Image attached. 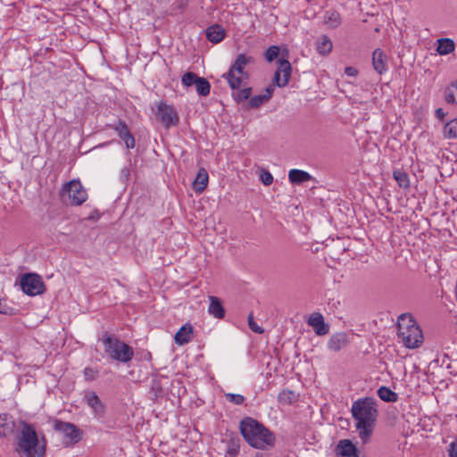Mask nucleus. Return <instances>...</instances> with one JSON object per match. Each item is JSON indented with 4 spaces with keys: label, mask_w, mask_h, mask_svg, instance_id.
Listing matches in <instances>:
<instances>
[{
    "label": "nucleus",
    "mask_w": 457,
    "mask_h": 457,
    "mask_svg": "<svg viewBox=\"0 0 457 457\" xmlns=\"http://www.w3.org/2000/svg\"><path fill=\"white\" fill-rule=\"evenodd\" d=\"M15 440V452L21 457L45 456L46 445L44 443V436L40 438L34 424L20 420Z\"/></svg>",
    "instance_id": "1"
},
{
    "label": "nucleus",
    "mask_w": 457,
    "mask_h": 457,
    "mask_svg": "<svg viewBox=\"0 0 457 457\" xmlns=\"http://www.w3.org/2000/svg\"><path fill=\"white\" fill-rule=\"evenodd\" d=\"M351 412L355 420V428L362 442H366L373 432L378 415L376 403L370 397H365L354 401Z\"/></svg>",
    "instance_id": "2"
},
{
    "label": "nucleus",
    "mask_w": 457,
    "mask_h": 457,
    "mask_svg": "<svg viewBox=\"0 0 457 457\" xmlns=\"http://www.w3.org/2000/svg\"><path fill=\"white\" fill-rule=\"evenodd\" d=\"M240 432L245 442L253 448L265 449L273 446L275 435L258 420L246 417L240 422Z\"/></svg>",
    "instance_id": "3"
},
{
    "label": "nucleus",
    "mask_w": 457,
    "mask_h": 457,
    "mask_svg": "<svg viewBox=\"0 0 457 457\" xmlns=\"http://www.w3.org/2000/svg\"><path fill=\"white\" fill-rule=\"evenodd\" d=\"M397 328L398 337L407 348H418L422 344V331L411 314H401L398 317Z\"/></svg>",
    "instance_id": "4"
},
{
    "label": "nucleus",
    "mask_w": 457,
    "mask_h": 457,
    "mask_svg": "<svg viewBox=\"0 0 457 457\" xmlns=\"http://www.w3.org/2000/svg\"><path fill=\"white\" fill-rule=\"evenodd\" d=\"M103 345L104 353L112 361L128 363L134 357L133 348L112 335H106L103 339Z\"/></svg>",
    "instance_id": "5"
},
{
    "label": "nucleus",
    "mask_w": 457,
    "mask_h": 457,
    "mask_svg": "<svg viewBox=\"0 0 457 457\" xmlns=\"http://www.w3.org/2000/svg\"><path fill=\"white\" fill-rule=\"evenodd\" d=\"M68 196V204L79 206L87 199V192L79 179H72L65 183L62 191V197Z\"/></svg>",
    "instance_id": "6"
},
{
    "label": "nucleus",
    "mask_w": 457,
    "mask_h": 457,
    "mask_svg": "<svg viewBox=\"0 0 457 457\" xmlns=\"http://www.w3.org/2000/svg\"><path fill=\"white\" fill-rule=\"evenodd\" d=\"M274 88L272 86H269L265 89V93L262 95H256L250 97L252 93V88L250 87H244L243 89H239L237 92L233 93V98L237 102H242L249 98V106L251 108H258L263 103L269 101L273 94Z\"/></svg>",
    "instance_id": "7"
},
{
    "label": "nucleus",
    "mask_w": 457,
    "mask_h": 457,
    "mask_svg": "<svg viewBox=\"0 0 457 457\" xmlns=\"http://www.w3.org/2000/svg\"><path fill=\"white\" fill-rule=\"evenodd\" d=\"M154 114L166 129L177 126L179 121V115L175 109L165 102L156 104Z\"/></svg>",
    "instance_id": "8"
},
{
    "label": "nucleus",
    "mask_w": 457,
    "mask_h": 457,
    "mask_svg": "<svg viewBox=\"0 0 457 457\" xmlns=\"http://www.w3.org/2000/svg\"><path fill=\"white\" fill-rule=\"evenodd\" d=\"M22 291L30 296L41 295L45 291V284L41 277L35 273L25 274L21 279Z\"/></svg>",
    "instance_id": "9"
},
{
    "label": "nucleus",
    "mask_w": 457,
    "mask_h": 457,
    "mask_svg": "<svg viewBox=\"0 0 457 457\" xmlns=\"http://www.w3.org/2000/svg\"><path fill=\"white\" fill-rule=\"evenodd\" d=\"M83 401L91 408L95 418H103L105 412V406L95 391H86Z\"/></svg>",
    "instance_id": "10"
},
{
    "label": "nucleus",
    "mask_w": 457,
    "mask_h": 457,
    "mask_svg": "<svg viewBox=\"0 0 457 457\" xmlns=\"http://www.w3.org/2000/svg\"><path fill=\"white\" fill-rule=\"evenodd\" d=\"M291 63L286 59L278 61V68L274 75V81L278 87L287 86L291 78Z\"/></svg>",
    "instance_id": "11"
},
{
    "label": "nucleus",
    "mask_w": 457,
    "mask_h": 457,
    "mask_svg": "<svg viewBox=\"0 0 457 457\" xmlns=\"http://www.w3.org/2000/svg\"><path fill=\"white\" fill-rule=\"evenodd\" d=\"M54 429L63 434L71 442L77 443L81 439L80 430L72 423L62 420H55Z\"/></svg>",
    "instance_id": "12"
},
{
    "label": "nucleus",
    "mask_w": 457,
    "mask_h": 457,
    "mask_svg": "<svg viewBox=\"0 0 457 457\" xmlns=\"http://www.w3.org/2000/svg\"><path fill=\"white\" fill-rule=\"evenodd\" d=\"M112 128L117 132L119 137L124 141L128 149H133L135 147V138L123 120H119L112 125Z\"/></svg>",
    "instance_id": "13"
},
{
    "label": "nucleus",
    "mask_w": 457,
    "mask_h": 457,
    "mask_svg": "<svg viewBox=\"0 0 457 457\" xmlns=\"http://www.w3.org/2000/svg\"><path fill=\"white\" fill-rule=\"evenodd\" d=\"M307 323L311 326L318 336L327 335L329 331V327L328 324L324 322V318L320 313H313L312 314Z\"/></svg>",
    "instance_id": "14"
},
{
    "label": "nucleus",
    "mask_w": 457,
    "mask_h": 457,
    "mask_svg": "<svg viewBox=\"0 0 457 457\" xmlns=\"http://www.w3.org/2000/svg\"><path fill=\"white\" fill-rule=\"evenodd\" d=\"M348 337L345 332L333 334L328 341V348L332 352H339L348 345Z\"/></svg>",
    "instance_id": "15"
},
{
    "label": "nucleus",
    "mask_w": 457,
    "mask_h": 457,
    "mask_svg": "<svg viewBox=\"0 0 457 457\" xmlns=\"http://www.w3.org/2000/svg\"><path fill=\"white\" fill-rule=\"evenodd\" d=\"M336 451L339 457H359L356 446L349 439L340 440Z\"/></svg>",
    "instance_id": "16"
},
{
    "label": "nucleus",
    "mask_w": 457,
    "mask_h": 457,
    "mask_svg": "<svg viewBox=\"0 0 457 457\" xmlns=\"http://www.w3.org/2000/svg\"><path fill=\"white\" fill-rule=\"evenodd\" d=\"M222 77L227 80V83L233 90L239 89L241 87H244L248 79V75L244 76L230 70L224 73Z\"/></svg>",
    "instance_id": "17"
},
{
    "label": "nucleus",
    "mask_w": 457,
    "mask_h": 457,
    "mask_svg": "<svg viewBox=\"0 0 457 457\" xmlns=\"http://www.w3.org/2000/svg\"><path fill=\"white\" fill-rule=\"evenodd\" d=\"M15 429V420L8 413H0V437L11 436Z\"/></svg>",
    "instance_id": "18"
},
{
    "label": "nucleus",
    "mask_w": 457,
    "mask_h": 457,
    "mask_svg": "<svg viewBox=\"0 0 457 457\" xmlns=\"http://www.w3.org/2000/svg\"><path fill=\"white\" fill-rule=\"evenodd\" d=\"M252 62H253V58L251 55L240 54L236 58L235 62L230 65L229 70L235 71L236 73L245 76L248 75V73L245 71V68L247 64Z\"/></svg>",
    "instance_id": "19"
},
{
    "label": "nucleus",
    "mask_w": 457,
    "mask_h": 457,
    "mask_svg": "<svg viewBox=\"0 0 457 457\" xmlns=\"http://www.w3.org/2000/svg\"><path fill=\"white\" fill-rule=\"evenodd\" d=\"M372 64L374 70L380 75L387 71L386 55L381 49L377 48L374 50L372 54Z\"/></svg>",
    "instance_id": "20"
},
{
    "label": "nucleus",
    "mask_w": 457,
    "mask_h": 457,
    "mask_svg": "<svg viewBox=\"0 0 457 457\" xmlns=\"http://www.w3.org/2000/svg\"><path fill=\"white\" fill-rule=\"evenodd\" d=\"M205 34L210 42L218 44L224 39L226 32L222 26L215 24L207 28Z\"/></svg>",
    "instance_id": "21"
},
{
    "label": "nucleus",
    "mask_w": 457,
    "mask_h": 457,
    "mask_svg": "<svg viewBox=\"0 0 457 457\" xmlns=\"http://www.w3.org/2000/svg\"><path fill=\"white\" fill-rule=\"evenodd\" d=\"M209 175L205 169L201 168L193 182V188L196 193H202L207 187Z\"/></svg>",
    "instance_id": "22"
},
{
    "label": "nucleus",
    "mask_w": 457,
    "mask_h": 457,
    "mask_svg": "<svg viewBox=\"0 0 457 457\" xmlns=\"http://www.w3.org/2000/svg\"><path fill=\"white\" fill-rule=\"evenodd\" d=\"M316 50L321 55H328L333 48L331 39L327 35L320 36L315 42Z\"/></svg>",
    "instance_id": "23"
},
{
    "label": "nucleus",
    "mask_w": 457,
    "mask_h": 457,
    "mask_svg": "<svg viewBox=\"0 0 457 457\" xmlns=\"http://www.w3.org/2000/svg\"><path fill=\"white\" fill-rule=\"evenodd\" d=\"M210 304L208 312L211 315L217 319H222L225 316V309L220 300L216 296H210Z\"/></svg>",
    "instance_id": "24"
},
{
    "label": "nucleus",
    "mask_w": 457,
    "mask_h": 457,
    "mask_svg": "<svg viewBox=\"0 0 457 457\" xmlns=\"http://www.w3.org/2000/svg\"><path fill=\"white\" fill-rule=\"evenodd\" d=\"M193 333V327L190 324H185L182 326L179 330L175 335V342L183 345L191 341V336Z\"/></svg>",
    "instance_id": "25"
},
{
    "label": "nucleus",
    "mask_w": 457,
    "mask_h": 457,
    "mask_svg": "<svg viewBox=\"0 0 457 457\" xmlns=\"http://www.w3.org/2000/svg\"><path fill=\"white\" fill-rule=\"evenodd\" d=\"M312 179V177L310 173L298 169H292L288 173V179L292 184H302L311 180Z\"/></svg>",
    "instance_id": "26"
},
{
    "label": "nucleus",
    "mask_w": 457,
    "mask_h": 457,
    "mask_svg": "<svg viewBox=\"0 0 457 457\" xmlns=\"http://www.w3.org/2000/svg\"><path fill=\"white\" fill-rule=\"evenodd\" d=\"M455 49V45L453 40L451 38H440L437 40V48L436 51L440 55H446L451 54Z\"/></svg>",
    "instance_id": "27"
},
{
    "label": "nucleus",
    "mask_w": 457,
    "mask_h": 457,
    "mask_svg": "<svg viewBox=\"0 0 457 457\" xmlns=\"http://www.w3.org/2000/svg\"><path fill=\"white\" fill-rule=\"evenodd\" d=\"M324 23L330 29H336L341 24V16L338 12L329 10L325 12Z\"/></svg>",
    "instance_id": "28"
},
{
    "label": "nucleus",
    "mask_w": 457,
    "mask_h": 457,
    "mask_svg": "<svg viewBox=\"0 0 457 457\" xmlns=\"http://www.w3.org/2000/svg\"><path fill=\"white\" fill-rule=\"evenodd\" d=\"M393 178L397 182L398 186L403 189L410 187V178L406 171L401 169H396L393 171Z\"/></svg>",
    "instance_id": "29"
},
{
    "label": "nucleus",
    "mask_w": 457,
    "mask_h": 457,
    "mask_svg": "<svg viewBox=\"0 0 457 457\" xmlns=\"http://www.w3.org/2000/svg\"><path fill=\"white\" fill-rule=\"evenodd\" d=\"M444 96L447 104H457V81L452 82L445 88Z\"/></svg>",
    "instance_id": "30"
},
{
    "label": "nucleus",
    "mask_w": 457,
    "mask_h": 457,
    "mask_svg": "<svg viewBox=\"0 0 457 457\" xmlns=\"http://www.w3.org/2000/svg\"><path fill=\"white\" fill-rule=\"evenodd\" d=\"M278 401L283 405H289L297 401V395L290 389H284L278 394Z\"/></svg>",
    "instance_id": "31"
},
{
    "label": "nucleus",
    "mask_w": 457,
    "mask_h": 457,
    "mask_svg": "<svg viewBox=\"0 0 457 457\" xmlns=\"http://www.w3.org/2000/svg\"><path fill=\"white\" fill-rule=\"evenodd\" d=\"M377 393L378 397L386 403H395L398 399L397 394L386 386L379 387Z\"/></svg>",
    "instance_id": "32"
},
{
    "label": "nucleus",
    "mask_w": 457,
    "mask_h": 457,
    "mask_svg": "<svg viewBox=\"0 0 457 457\" xmlns=\"http://www.w3.org/2000/svg\"><path fill=\"white\" fill-rule=\"evenodd\" d=\"M443 134L445 138H457V119H453L444 126Z\"/></svg>",
    "instance_id": "33"
},
{
    "label": "nucleus",
    "mask_w": 457,
    "mask_h": 457,
    "mask_svg": "<svg viewBox=\"0 0 457 457\" xmlns=\"http://www.w3.org/2000/svg\"><path fill=\"white\" fill-rule=\"evenodd\" d=\"M195 90L199 96H206L210 94L211 85L204 78L199 77L197 81H195Z\"/></svg>",
    "instance_id": "34"
},
{
    "label": "nucleus",
    "mask_w": 457,
    "mask_h": 457,
    "mask_svg": "<svg viewBox=\"0 0 457 457\" xmlns=\"http://www.w3.org/2000/svg\"><path fill=\"white\" fill-rule=\"evenodd\" d=\"M198 76L191 71L186 72L181 78V83L184 87H188L195 85L198 79Z\"/></svg>",
    "instance_id": "35"
},
{
    "label": "nucleus",
    "mask_w": 457,
    "mask_h": 457,
    "mask_svg": "<svg viewBox=\"0 0 457 457\" xmlns=\"http://www.w3.org/2000/svg\"><path fill=\"white\" fill-rule=\"evenodd\" d=\"M227 453L230 457H236L239 453V443L237 440L230 439L227 444Z\"/></svg>",
    "instance_id": "36"
},
{
    "label": "nucleus",
    "mask_w": 457,
    "mask_h": 457,
    "mask_svg": "<svg viewBox=\"0 0 457 457\" xmlns=\"http://www.w3.org/2000/svg\"><path fill=\"white\" fill-rule=\"evenodd\" d=\"M225 398L227 401L237 405H241L245 402V397L239 394L228 393L225 394Z\"/></svg>",
    "instance_id": "37"
},
{
    "label": "nucleus",
    "mask_w": 457,
    "mask_h": 457,
    "mask_svg": "<svg viewBox=\"0 0 457 457\" xmlns=\"http://www.w3.org/2000/svg\"><path fill=\"white\" fill-rule=\"evenodd\" d=\"M247 322H248V326L250 328V329L254 332V333H257V334H262L263 333V329L262 327H260L255 321H254V318H253V312L249 313L248 315V318H247Z\"/></svg>",
    "instance_id": "38"
},
{
    "label": "nucleus",
    "mask_w": 457,
    "mask_h": 457,
    "mask_svg": "<svg viewBox=\"0 0 457 457\" xmlns=\"http://www.w3.org/2000/svg\"><path fill=\"white\" fill-rule=\"evenodd\" d=\"M84 378L87 381H94L97 378L98 370L91 367H86L83 370Z\"/></svg>",
    "instance_id": "39"
},
{
    "label": "nucleus",
    "mask_w": 457,
    "mask_h": 457,
    "mask_svg": "<svg viewBox=\"0 0 457 457\" xmlns=\"http://www.w3.org/2000/svg\"><path fill=\"white\" fill-rule=\"evenodd\" d=\"M278 54L279 48L277 46H271L267 49L265 58L268 62H272L278 57Z\"/></svg>",
    "instance_id": "40"
},
{
    "label": "nucleus",
    "mask_w": 457,
    "mask_h": 457,
    "mask_svg": "<svg viewBox=\"0 0 457 457\" xmlns=\"http://www.w3.org/2000/svg\"><path fill=\"white\" fill-rule=\"evenodd\" d=\"M261 180L262 182L265 185V186H269L272 183L273 181V177L271 175L270 172L267 171V170H264L262 174H261Z\"/></svg>",
    "instance_id": "41"
},
{
    "label": "nucleus",
    "mask_w": 457,
    "mask_h": 457,
    "mask_svg": "<svg viewBox=\"0 0 457 457\" xmlns=\"http://www.w3.org/2000/svg\"><path fill=\"white\" fill-rule=\"evenodd\" d=\"M13 312V309L10 306H8L4 302H2L0 299V313L4 315H12Z\"/></svg>",
    "instance_id": "42"
},
{
    "label": "nucleus",
    "mask_w": 457,
    "mask_h": 457,
    "mask_svg": "<svg viewBox=\"0 0 457 457\" xmlns=\"http://www.w3.org/2000/svg\"><path fill=\"white\" fill-rule=\"evenodd\" d=\"M447 452H448L449 457H457V441L456 440L450 443Z\"/></svg>",
    "instance_id": "43"
},
{
    "label": "nucleus",
    "mask_w": 457,
    "mask_h": 457,
    "mask_svg": "<svg viewBox=\"0 0 457 457\" xmlns=\"http://www.w3.org/2000/svg\"><path fill=\"white\" fill-rule=\"evenodd\" d=\"M345 74L349 77H355L358 74V71L354 67L348 66L345 69Z\"/></svg>",
    "instance_id": "44"
},
{
    "label": "nucleus",
    "mask_w": 457,
    "mask_h": 457,
    "mask_svg": "<svg viewBox=\"0 0 457 457\" xmlns=\"http://www.w3.org/2000/svg\"><path fill=\"white\" fill-rule=\"evenodd\" d=\"M436 117L439 120H443L445 117V112L442 108H438L435 112Z\"/></svg>",
    "instance_id": "45"
},
{
    "label": "nucleus",
    "mask_w": 457,
    "mask_h": 457,
    "mask_svg": "<svg viewBox=\"0 0 457 457\" xmlns=\"http://www.w3.org/2000/svg\"><path fill=\"white\" fill-rule=\"evenodd\" d=\"M255 457H266V456H264L262 454H257V455H255Z\"/></svg>",
    "instance_id": "46"
}]
</instances>
